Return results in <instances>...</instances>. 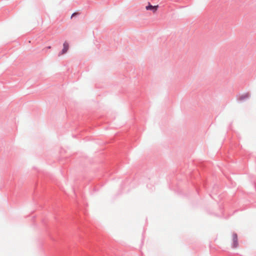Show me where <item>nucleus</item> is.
I'll use <instances>...</instances> for the list:
<instances>
[{"instance_id": "nucleus-1", "label": "nucleus", "mask_w": 256, "mask_h": 256, "mask_svg": "<svg viewBox=\"0 0 256 256\" xmlns=\"http://www.w3.org/2000/svg\"><path fill=\"white\" fill-rule=\"evenodd\" d=\"M232 246L234 248H236L238 245L237 234L236 233H233L232 234Z\"/></svg>"}, {"instance_id": "nucleus-2", "label": "nucleus", "mask_w": 256, "mask_h": 256, "mask_svg": "<svg viewBox=\"0 0 256 256\" xmlns=\"http://www.w3.org/2000/svg\"><path fill=\"white\" fill-rule=\"evenodd\" d=\"M158 6H152L150 2H148V5L146 6V9L148 10L152 11L154 13L156 12L158 9Z\"/></svg>"}, {"instance_id": "nucleus-3", "label": "nucleus", "mask_w": 256, "mask_h": 256, "mask_svg": "<svg viewBox=\"0 0 256 256\" xmlns=\"http://www.w3.org/2000/svg\"><path fill=\"white\" fill-rule=\"evenodd\" d=\"M64 48L62 50V54H65L68 49V44L66 42H64Z\"/></svg>"}, {"instance_id": "nucleus-4", "label": "nucleus", "mask_w": 256, "mask_h": 256, "mask_svg": "<svg viewBox=\"0 0 256 256\" xmlns=\"http://www.w3.org/2000/svg\"><path fill=\"white\" fill-rule=\"evenodd\" d=\"M80 14H80V12H73V13L72 14L71 16H78V15H80Z\"/></svg>"}]
</instances>
